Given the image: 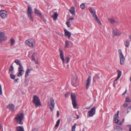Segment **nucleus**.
Masks as SVG:
<instances>
[{
  "label": "nucleus",
  "mask_w": 131,
  "mask_h": 131,
  "mask_svg": "<svg viewBox=\"0 0 131 131\" xmlns=\"http://www.w3.org/2000/svg\"><path fill=\"white\" fill-rule=\"evenodd\" d=\"M24 115L23 113H18L14 119L17 123L22 125L23 124L22 122V120L24 118Z\"/></svg>",
  "instance_id": "f257e3e1"
},
{
  "label": "nucleus",
  "mask_w": 131,
  "mask_h": 131,
  "mask_svg": "<svg viewBox=\"0 0 131 131\" xmlns=\"http://www.w3.org/2000/svg\"><path fill=\"white\" fill-rule=\"evenodd\" d=\"M32 102L36 107H39L41 105L39 98L35 95L33 96Z\"/></svg>",
  "instance_id": "f03ea898"
},
{
  "label": "nucleus",
  "mask_w": 131,
  "mask_h": 131,
  "mask_svg": "<svg viewBox=\"0 0 131 131\" xmlns=\"http://www.w3.org/2000/svg\"><path fill=\"white\" fill-rule=\"evenodd\" d=\"M48 103L49 104L50 108L51 111H52L54 110L55 103L53 99L52 98H50L49 99Z\"/></svg>",
  "instance_id": "7ed1b4c3"
},
{
  "label": "nucleus",
  "mask_w": 131,
  "mask_h": 131,
  "mask_svg": "<svg viewBox=\"0 0 131 131\" xmlns=\"http://www.w3.org/2000/svg\"><path fill=\"white\" fill-rule=\"evenodd\" d=\"M71 97L73 107L74 108H76L77 106V104L76 100V96L75 95V94L71 93Z\"/></svg>",
  "instance_id": "20e7f679"
},
{
  "label": "nucleus",
  "mask_w": 131,
  "mask_h": 131,
  "mask_svg": "<svg viewBox=\"0 0 131 131\" xmlns=\"http://www.w3.org/2000/svg\"><path fill=\"white\" fill-rule=\"evenodd\" d=\"M32 12V11L31 8L29 6H28L27 11L28 17L29 20L33 21L34 20L31 14Z\"/></svg>",
  "instance_id": "39448f33"
},
{
  "label": "nucleus",
  "mask_w": 131,
  "mask_h": 131,
  "mask_svg": "<svg viewBox=\"0 0 131 131\" xmlns=\"http://www.w3.org/2000/svg\"><path fill=\"white\" fill-rule=\"evenodd\" d=\"M96 107H92L90 111L88 112V114L89 117L93 116L95 113Z\"/></svg>",
  "instance_id": "423d86ee"
},
{
  "label": "nucleus",
  "mask_w": 131,
  "mask_h": 131,
  "mask_svg": "<svg viewBox=\"0 0 131 131\" xmlns=\"http://www.w3.org/2000/svg\"><path fill=\"white\" fill-rule=\"evenodd\" d=\"M78 81L76 77L73 76L72 79L71 84L74 86H77L78 84Z\"/></svg>",
  "instance_id": "0eeeda50"
},
{
  "label": "nucleus",
  "mask_w": 131,
  "mask_h": 131,
  "mask_svg": "<svg viewBox=\"0 0 131 131\" xmlns=\"http://www.w3.org/2000/svg\"><path fill=\"white\" fill-rule=\"evenodd\" d=\"M0 15L3 18L6 17L7 15V12L4 10H1L0 11Z\"/></svg>",
  "instance_id": "6e6552de"
},
{
  "label": "nucleus",
  "mask_w": 131,
  "mask_h": 131,
  "mask_svg": "<svg viewBox=\"0 0 131 131\" xmlns=\"http://www.w3.org/2000/svg\"><path fill=\"white\" fill-rule=\"evenodd\" d=\"M112 34L114 36H119L122 34L121 32L117 29H113Z\"/></svg>",
  "instance_id": "1a4fd4ad"
},
{
  "label": "nucleus",
  "mask_w": 131,
  "mask_h": 131,
  "mask_svg": "<svg viewBox=\"0 0 131 131\" xmlns=\"http://www.w3.org/2000/svg\"><path fill=\"white\" fill-rule=\"evenodd\" d=\"M91 77L90 76H89L85 82V87L86 89H88L89 88L91 83Z\"/></svg>",
  "instance_id": "9d476101"
},
{
  "label": "nucleus",
  "mask_w": 131,
  "mask_h": 131,
  "mask_svg": "<svg viewBox=\"0 0 131 131\" xmlns=\"http://www.w3.org/2000/svg\"><path fill=\"white\" fill-rule=\"evenodd\" d=\"M25 43L27 45L31 47H33L34 46L33 43V40L31 39H28L26 40Z\"/></svg>",
  "instance_id": "9b49d317"
},
{
  "label": "nucleus",
  "mask_w": 131,
  "mask_h": 131,
  "mask_svg": "<svg viewBox=\"0 0 131 131\" xmlns=\"http://www.w3.org/2000/svg\"><path fill=\"white\" fill-rule=\"evenodd\" d=\"M5 37L4 33L0 32V42H1L2 41L4 40L5 38Z\"/></svg>",
  "instance_id": "f8f14e48"
},
{
  "label": "nucleus",
  "mask_w": 131,
  "mask_h": 131,
  "mask_svg": "<svg viewBox=\"0 0 131 131\" xmlns=\"http://www.w3.org/2000/svg\"><path fill=\"white\" fill-rule=\"evenodd\" d=\"M90 12L92 14V16L94 18H95L97 16L96 14L95 9L93 8H91L90 10Z\"/></svg>",
  "instance_id": "ddd939ff"
},
{
  "label": "nucleus",
  "mask_w": 131,
  "mask_h": 131,
  "mask_svg": "<svg viewBox=\"0 0 131 131\" xmlns=\"http://www.w3.org/2000/svg\"><path fill=\"white\" fill-rule=\"evenodd\" d=\"M65 32L64 35L65 36L67 37L69 39L71 37V33L66 29L64 30Z\"/></svg>",
  "instance_id": "4468645a"
},
{
  "label": "nucleus",
  "mask_w": 131,
  "mask_h": 131,
  "mask_svg": "<svg viewBox=\"0 0 131 131\" xmlns=\"http://www.w3.org/2000/svg\"><path fill=\"white\" fill-rule=\"evenodd\" d=\"M63 64L64 63L67 64L70 61V58H61Z\"/></svg>",
  "instance_id": "2eb2a0df"
},
{
  "label": "nucleus",
  "mask_w": 131,
  "mask_h": 131,
  "mask_svg": "<svg viewBox=\"0 0 131 131\" xmlns=\"http://www.w3.org/2000/svg\"><path fill=\"white\" fill-rule=\"evenodd\" d=\"M16 131H25L23 126H17L16 127Z\"/></svg>",
  "instance_id": "dca6fc26"
},
{
  "label": "nucleus",
  "mask_w": 131,
  "mask_h": 131,
  "mask_svg": "<svg viewBox=\"0 0 131 131\" xmlns=\"http://www.w3.org/2000/svg\"><path fill=\"white\" fill-rule=\"evenodd\" d=\"M118 72V77L117 78L114 80V82L115 81H117L118 79L120 78L121 77V74H122V71L119 70H118L117 71Z\"/></svg>",
  "instance_id": "f3484780"
},
{
  "label": "nucleus",
  "mask_w": 131,
  "mask_h": 131,
  "mask_svg": "<svg viewBox=\"0 0 131 131\" xmlns=\"http://www.w3.org/2000/svg\"><path fill=\"white\" fill-rule=\"evenodd\" d=\"M69 11L72 15H75V8L74 7H71L69 9Z\"/></svg>",
  "instance_id": "a211bd4d"
},
{
  "label": "nucleus",
  "mask_w": 131,
  "mask_h": 131,
  "mask_svg": "<svg viewBox=\"0 0 131 131\" xmlns=\"http://www.w3.org/2000/svg\"><path fill=\"white\" fill-rule=\"evenodd\" d=\"M34 12L35 14H37V15L39 17L41 16V14L39 10L35 8V9Z\"/></svg>",
  "instance_id": "6ab92c4d"
},
{
  "label": "nucleus",
  "mask_w": 131,
  "mask_h": 131,
  "mask_svg": "<svg viewBox=\"0 0 131 131\" xmlns=\"http://www.w3.org/2000/svg\"><path fill=\"white\" fill-rule=\"evenodd\" d=\"M7 107L8 109L13 111L14 110V106L13 104H10L7 106Z\"/></svg>",
  "instance_id": "aec40b11"
},
{
  "label": "nucleus",
  "mask_w": 131,
  "mask_h": 131,
  "mask_svg": "<svg viewBox=\"0 0 131 131\" xmlns=\"http://www.w3.org/2000/svg\"><path fill=\"white\" fill-rule=\"evenodd\" d=\"M100 79V77L98 76V74H96L93 78V80L94 82H95L96 80H98Z\"/></svg>",
  "instance_id": "412c9836"
},
{
  "label": "nucleus",
  "mask_w": 131,
  "mask_h": 131,
  "mask_svg": "<svg viewBox=\"0 0 131 131\" xmlns=\"http://www.w3.org/2000/svg\"><path fill=\"white\" fill-rule=\"evenodd\" d=\"M58 16V15L57 12L55 13H54V15L52 16L54 19L56 20V19Z\"/></svg>",
  "instance_id": "4be33fe9"
},
{
  "label": "nucleus",
  "mask_w": 131,
  "mask_h": 131,
  "mask_svg": "<svg viewBox=\"0 0 131 131\" xmlns=\"http://www.w3.org/2000/svg\"><path fill=\"white\" fill-rule=\"evenodd\" d=\"M125 60V58H120V63L121 65L124 64Z\"/></svg>",
  "instance_id": "5701e85b"
},
{
  "label": "nucleus",
  "mask_w": 131,
  "mask_h": 131,
  "mask_svg": "<svg viewBox=\"0 0 131 131\" xmlns=\"http://www.w3.org/2000/svg\"><path fill=\"white\" fill-rule=\"evenodd\" d=\"M118 52L119 57H124L122 53L121 50L119 49L118 50Z\"/></svg>",
  "instance_id": "b1692460"
},
{
  "label": "nucleus",
  "mask_w": 131,
  "mask_h": 131,
  "mask_svg": "<svg viewBox=\"0 0 131 131\" xmlns=\"http://www.w3.org/2000/svg\"><path fill=\"white\" fill-rule=\"evenodd\" d=\"M108 20L109 22L112 24H113L115 23V20L112 18L108 19Z\"/></svg>",
  "instance_id": "393cba45"
},
{
  "label": "nucleus",
  "mask_w": 131,
  "mask_h": 131,
  "mask_svg": "<svg viewBox=\"0 0 131 131\" xmlns=\"http://www.w3.org/2000/svg\"><path fill=\"white\" fill-rule=\"evenodd\" d=\"M19 72L18 74V77L21 76L23 73H24V70H21V71H18Z\"/></svg>",
  "instance_id": "a878e982"
},
{
  "label": "nucleus",
  "mask_w": 131,
  "mask_h": 131,
  "mask_svg": "<svg viewBox=\"0 0 131 131\" xmlns=\"http://www.w3.org/2000/svg\"><path fill=\"white\" fill-rule=\"evenodd\" d=\"M32 60L36 64H39L37 59H36L35 58H32Z\"/></svg>",
  "instance_id": "bb28decb"
},
{
  "label": "nucleus",
  "mask_w": 131,
  "mask_h": 131,
  "mask_svg": "<svg viewBox=\"0 0 131 131\" xmlns=\"http://www.w3.org/2000/svg\"><path fill=\"white\" fill-rule=\"evenodd\" d=\"M94 18L95 20L99 24L101 25V23L100 21L98 18L97 16Z\"/></svg>",
  "instance_id": "cd10ccee"
},
{
  "label": "nucleus",
  "mask_w": 131,
  "mask_h": 131,
  "mask_svg": "<svg viewBox=\"0 0 131 131\" xmlns=\"http://www.w3.org/2000/svg\"><path fill=\"white\" fill-rule=\"evenodd\" d=\"M129 40H126V41L125 42V46L126 47H128L129 45Z\"/></svg>",
  "instance_id": "c85d7f7f"
},
{
  "label": "nucleus",
  "mask_w": 131,
  "mask_h": 131,
  "mask_svg": "<svg viewBox=\"0 0 131 131\" xmlns=\"http://www.w3.org/2000/svg\"><path fill=\"white\" fill-rule=\"evenodd\" d=\"M115 129L117 131H120L122 130V128L118 126H116Z\"/></svg>",
  "instance_id": "c756f323"
},
{
  "label": "nucleus",
  "mask_w": 131,
  "mask_h": 131,
  "mask_svg": "<svg viewBox=\"0 0 131 131\" xmlns=\"http://www.w3.org/2000/svg\"><path fill=\"white\" fill-rule=\"evenodd\" d=\"M60 119H58L56 122V124L55 125V127H57L60 124Z\"/></svg>",
  "instance_id": "7c9ffc66"
},
{
  "label": "nucleus",
  "mask_w": 131,
  "mask_h": 131,
  "mask_svg": "<svg viewBox=\"0 0 131 131\" xmlns=\"http://www.w3.org/2000/svg\"><path fill=\"white\" fill-rule=\"evenodd\" d=\"M14 69V67L12 65H11L10 67L9 68V70L10 72H11Z\"/></svg>",
  "instance_id": "2f4dec72"
},
{
  "label": "nucleus",
  "mask_w": 131,
  "mask_h": 131,
  "mask_svg": "<svg viewBox=\"0 0 131 131\" xmlns=\"http://www.w3.org/2000/svg\"><path fill=\"white\" fill-rule=\"evenodd\" d=\"M125 102L129 103L131 101L130 99L128 97H127L125 98Z\"/></svg>",
  "instance_id": "473e14b6"
},
{
  "label": "nucleus",
  "mask_w": 131,
  "mask_h": 131,
  "mask_svg": "<svg viewBox=\"0 0 131 131\" xmlns=\"http://www.w3.org/2000/svg\"><path fill=\"white\" fill-rule=\"evenodd\" d=\"M11 46L13 45L14 44L13 43L15 42V40L13 38H12L10 40Z\"/></svg>",
  "instance_id": "72a5a7b5"
},
{
  "label": "nucleus",
  "mask_w": 131,
  "mask_h": 131,
  "mask_svg": "<svg viewBox=\"0 0 131 131\" xmlns=\"http://www.w3.org/2000/svg\"><path fill=\"white\" fill-rule=\"evenodd\" d=\"M59 51L60 52V57H63V51L62 50H61L60 49H59Z\"/></svg>",
  "instance_id": "f704fd0d"
},
{
  "label": "nucleus",
  "mask_w": 131,
  "mask_h": 131,
  "mask_svg": "<svg viewBox=\"0 0 131 131\" xmlns=\"http://www.w3.org/2000/svg\"><path fill=\"white\" fill-rule=\"evenodd\" d=\"M10 77L12 79L14 80L15 79V75L11 74L10 75Z\"/></svg>",
  "instance_id": "c9c22d12"
},
{
  "label": "nucleus",
  "mask_w": 131,
  "mask_h": 131,
  "mask_svg": "<svg viewBox=\"0 0 131 131\" xmlns=\"http://www.w3.org/2000/svg\"><path fill=\"white\" fill-rule=\"evenodd\" d=\"M23 67L21 65L19 66V67L18 68V71H21V70H23Z\"/></svg>",
  "instance_id": "e433bc0d"
},
{
  "label": "nucleus",
  "mask_w": 131,
  "mask_h": 131,
  "mask_svg": "<svg viewBox=\"0 0 131 131\" xmlns=\"http://www.w3.org/2000/svg\"><path fill=\"white\" fill-rule=\"evenodd\" d=\"M15 62L17 64V65H19V66L21 65V64L20 61L18 60H15Z\"/></svg>",
  "instance_id": "4c0bfd02"
},
{
  "label": "nucleus",
  "mask_w": 131,
  "mask_h": 131,
  "mask_svg": "<svg viewBox=\"0 0 131 131\" xmlns=\"http://www.w3.org/2000/svg\"><path fill=\"white\" fill-rule=\"evenodd\" d=\"M69 46V42L67 41L66 40L65 42V47H68Z\"/></svg>",
  "instance_id": "58836bf2"
},
{
  "label": "nucleus",
  "mask_w": 131,
  "mask_h": 131,
  "mask_svg": "<svg viewBox=\"0 0 131 131\" xmlns=\"http://www.w3.org/2000/svg\"><path fill=\"white\" fill-rule=\"evenodd\" d=\"M80 7L82 9H84L85 8V4L83 3L81 5Z\"/></svg>",
  "instance_id": "ea45409f"
},
{
  "label": "nucleus",
  "mask_w": 131,
  "mask_h": 131,
  "mask_svg": "<svg viewBox=\"0 0 131 131\" xmlns=\"http://www.w3.org/2000/svg\"><path fill=\"white\" fill-rule=\"evenodd\" d=\"M114 119L113 120V122L115 123H118L119 121V120L117 118H114Z\"/></svg>",
  "instance_id": "a19ab883"
},
{
  "label": "nucleus",
  "mask_w": 131,
  "mask_h": 131,
  "mask_svg": "<svg viewBox=\"0 0 131 131\" xmlns=\"http://www.w3.org/2000/svg\"><path fill=\"white\" fill-rule=\"evenodd\" d=\"M131 110V105L128 107L127 109V113H128Z\"/></svg>",
  "instance_id": "79ce46f5"
},
{
  "label": "nucleus",
  "mask_w": 131,
  "mask_h": 131,
  "mask_svg": "<svg viewBox=\"0 0 131 131\" xmlns=\"http://www.w3.org/2000/svg\"><path fill=\"white\" fill-rule=\"evenodd\" d=\"M70 21L68 20V21L66 23V24L68 27H70L71 24H70Z\"/></svg>",
  "instance_id": "37998d69"
},
{
  "label": "nucleus",
  "mask_w": 131,
  "mask_h": 131,
  "mask_svg": "<svg viewBox=\"0 0 131 131\" xmlns=\"http://www.w3.org/2000/svg\"><path fill=\"white\" fill-rule=\"evenodd\" d=\"M37 54L36 52H34L32 55L31 57H37Z\"/></svg>",
  "instance_id": "c03bdc74"
},
{
  "label": "nucleus",
  "mask_w": 131,
  "mask_h": 131,
  "mask_svg": "<svg viewBox=\"0 0 131 131\" xmlns=\"http://www.w3.org/2000/svg\"><path fill=\"white\" fill-rule=\"evenodd\" d=\"M31 69H30L29 68H27L26 70V71L27 72H28V73H30L31 71Z\"/></svg>",
  "instance_id": "a18cd8bd"
},
{
  "label": "nucleus",
  "mask_w": 131,
  "mask_h": 131,
  "mask_svg": "<svg viewBox=\"0 0 131 131\" xmlns=\"http://www.w3.org/2000/svg\"><path fill=\"white\" fill-rule=\"evenodd\" d=\"M118 117V115H117V114H115L114 116V118H117Z\"/></svg>",
  "instance_id": "49530a36"
},
{
  "label": "nucleus",
  "mask_w": 131,
  "mask_h": 131,
  "mask_svg": "<svg viewBox=\"0 0 131 131\" xmlns=\"http://www.w3.org/2000/svg\"><path fill=\"white\" fill-rule=\"evenodd\" d=\"M29 75V73H28L27 72H26L25 75V78H26Z\"/></svg>",
  "instance_id": "de8ad7c7"
},
{
  "label": "nucleus",
  "mask_w": 131,
  "mask_h": 131,
  "mask_svg": "<svg viewBox=\"0 0 131 131\" xmlns=\"http://www.w3.org/2000/svg\"><path fill=\"white\" fill-rule=\"evenodd\" d=\"M2 94V88L1 85L0 84V95Z\"/></svg>",
  "instance_id": "09e8293b"
},
{
  "label": "nucleus",
  "mask_w": 131,
  "mask_h": 131,
  "mask_svg": "<svg viewBox=\"0 0 131 131\" xmlns=\"http://www.w3.org/2000/svg\"><path fill=\"white\" fill-rule=\"evenodd\" d=\"M70 92H68L67 93L65 94V97L66 98L69 95Z\"/></svg>",
  "instance_id": "8fccbe9b"
},
{
  "label": "nucleus",
  "mask_w": 131,
  "mask_h": 131,
  "mask_svg": "<svg viewBox=\"0 0 131 131\" xmlns=\"http://www.w3.org/2000/svg\"><path fill=\"white\" fill-rule=\"evenodd\" d=\"M128 106V104L127 103L124 104L123 105V106L125 107H127Z\"/></svg>",
  "instance_id": "3c124183"
},
{
  "label": "nucleus",
  "mask_w": 131,
  "mask_h": 131,
  "mask_svg": "<svg viewBox=\"0 0 131 131\" xmlns=\"http://www.w3.org/2000/svg\"><path fill=\"white\" fill-rule=\"evenodd\" d=\"M19 80V78H17L14 81V82L15 83L17 82V81Z\"/></svg>",
  "instance_id": "603ef678"
},
{
  "label": "nucleus",
  "mask_w": 131,
  "mask_h": 131,
  "mask_svg": "<svg viewBox=\"0 0 131 131\" xmlns=\"http://www.w3.org/2000/svg\"><path fill=\"white\" fill-rule=\"evenodd\" d=\"M59 112L58 111L57 112V117L58 118L59 117Z\"/></svg>",
  "instance_id": "864d4df0"
},
{
  "label": "nucleus",
  "mask_w": 131,
  "mask_h": 131,
  "mask_svg": "<svg viewBox=\"0 0 131 131\" xmlns=\"http://www.w3.org/2000/svg\"><path fill=\"white\" fill-rule=\"evenodd\" d=\"M77 125L76 123H75L74 125L72 127L75 129L76 128V126Z\"/></svg>",
  "instance_id": "5fc2aeb1"
},
{
  "label": "nucleus",
  "mask_w": 131,
  "mask_h": 131,
  "mask_svg": "<svg viewBox=\"0 0 131 131\" xmlns=\"http://www.w3.org/2000/svg\"><path fill=\"white\" fill-rule=\"evenodd\" d=\"M127 92V90H126L123 93L122 95H125L126 93Z\"/></svg>",
  "instance_id": "6e6d98bb"
},
{
  "label": "nucleus",
  "mask_w": 131,
  "mask_h": 131,
  "mask_svg": "<svg viewBox=\"0 0 131 131\" xmlns=\"http://www.w3.org/2000/svg\"><path fill=\"white\" fill-rule=\"evenodd\" d=\"M74 18H69V19L68 20H69V21H70V20H73Z\"/></svg>",
  "instance_id": "4d7b16f0"
},
{
  "label": "nucleus",
  "mask_w": 131,
  "mask_h": 131,
  "mask_svg": "<svg viewBox=\"0 0 131 131\" xmlns=\"http://www.w3.org/2000/svg\"><path fill=\"white\" fill-rule=\"evenodd\" d=\"M72 131H75V129L72 127Z\"/></svg>",
  "instance_id": "13d9d810"
},
{
  "label": "nucleus",
  "mask_w": 131,
  "mask_h": 131,
  "mask_svg": "<svg viewBox=\"0 0 131 131\" xmlns=\"http://www.w3.org/2000/svg\"><path fill=\"white\" fill-rule=\"evenodd\" d=\"M32 131H38V130L36 128L34 129Z\"/></svg>",
  "instance_id": "bf43d9fd"
},
{
  "label": "nucleus",
  "mask_w": 131,
  "mask_h": 131,
  "mask_svg": "<svg viewBox=\"0 0 131 131\" xmlns=\"http://www.w3.org/2000/svg\"><path fill=\"white\" fill-rule=\"evenodd\" d=\"M127 127L129 128H131V125H128L127 126Z\"/></svg>",
  "instance_id": "052dcab7"
},
{
  "label": "nucleus",
  "mask_w": 131,
  "mask_h": 131,
  "mask_svg": "<svg viewBox=\"0 0 131 131\" xmlns=\"http://www.w3.org/2000/svg\"><path fill=\"white\" fill-rule=\"evenodd\" d=\"M76 116H77V119H79V115H77H77H76Z\"/></svg>",
  "instance_id": "680f3d73"
},
{
  "label": "nucleus",
  "mask_w": 131,
  "mask_h": 131,
  "mask_svg": "<svg viewBox=\"0 0 131 131\" xmlns=\"http://www.w3.org/2000/svg\"><path fill=\"white\" fill-rule=\"evenodd\" d=\"M39 65H38V66H37V65L36 66V68H38V67H39Z\"/></svg>",
  "instance_id": "e2e57ef3"
},
{
  "label": "nucleus",
  "mask_w": 131,
  "mask_h": 131,
  "mask_svg": "<svg viewBox=\"0 0 131 131\" xmlns=\"http://www.w3.org/2000/svg\"><path fill=\"white\" fill-rule=\"evenodd\" d=\"M113 86L115 88L116 86L115 85V82H114V83H113Z\"/></svg>",
  "instance_id": "0e129e2a"
},
{
  "label": "nucleus",
  "mask_w": 131,
  "mask_h": 131,
  "mask_svg": "<svg viewBox=\"0 0 131 131\" xmlns=\"http://www.w3.org/2000/svg\"><path fill=\"white\" fill-rule=\"evenodd\" d=\"M122 122H120L119 123V125H121L122 124Z\"/></svg>",
  "instance_id": "69168bd1"
},
{
  "label": "nucleus",
  "mask_w": 131,
  "mask_h": 131,
  "mask_svg": "<svg viewBox=\"0 0 131 131\" xmlns=\"http://www.w3.org/2000/svg\"><path fill=\"white\" fill-rule=\"evenodd\" d=\"M119 111H118L117 113L116 114H117H117L118 115V114H119Z\"/></svg>",
  "instance_id": "338daca9"
},
{
  "label": "nucleus",
  "mask_w": 131,
  "mask_h": 131,
  "mask_svg": "<svg viewBox=\"0 0 131 131\" xmlns=\"http://www.w3.org/2000/svg\"><path fill=\"white\" fill-rule=\"evenodd\" d=\"M129 131H131V128H129Z\"/></svg>",
  "instance_id": "774afa93"
}]
</instances>
